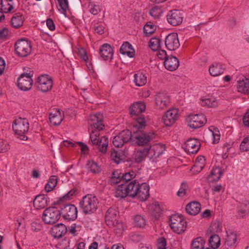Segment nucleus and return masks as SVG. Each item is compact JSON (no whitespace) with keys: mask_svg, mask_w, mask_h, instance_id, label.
Wrapping results in <instances>:
<instances>
[{"mask_svg":"<svg viewBox=\"0 0 249 249\" xmlns=\"http://www.w3.org/2000/svg\"><path fill=\"white\" fill-rule=\"evenodd\" d=\"M134 82L137 86H142L147 82V77L142 73L139 72L134 75Z\"/></svg>","mask_w":249,"mask_h":249,"instance_id":"nucleus-35","label":"nucleus"},{"mask_svg":"<svg viewBox=\"0 0 249 249\" xmlns=\"http://www.w3.org/2000/svg\"><path fill=\"white\" fill-rule=\"evenodd\" d=\"M10 146L8 142L3 140L0 139V152L4 153L8 151Z\"/></svg>","mask_w":249,"mask_h":249,"instance_id":"nucleus-56","label":"nucleus"},{"mask_svg":"<svg viewBox=\"0 0 249 249\" xmlns=\"http://www.w3.org/2000/svg\"><path fill=\"white\" fill-rule=\"evenodd\" d=\"M213 130L211 129V131L212 132V134L213 136V143H217L219 142V140H220V133H219V131L218 130V129L215 128H213Z\"/></svg>","mask_w":249,"mask_h":249,"instance_id":"nucleus-55","label":"nucleus"},{"mask_svg":"<svg viewBox=\"0 0 249 249\" xmlns=\"http://www.w3.org/2000/svg\"><path fill=\"white\" fill-rule=\"evenodd\" d=\"M57 1L62 10V13L66 14L67 11L69 9L68 0H57Z\"/></svg>","mask_w":249,"mask_h":249,"instance_id":"nucleus-54","label":"nucleus"},{"mask_svg":"<svg viewBox=\"0 0 249 249\" xmlns=\"http://www.w3.org/2000/svg\"><path fill=\"white\" fill-rule=\"evenodd\" d=\"M23 21L22 16L19 13H16L11 18V25L15 28H18L23 25Z\"/></svg>","mask_w":249,"mask_h":249,"instance_id":"nucleus-34","label":"nucleus"},{"mask_svg":"<svg viewBox=\"0 0 249 249\" xmlns=\"http://www.w3.org/2000/svg\"><path fill=\"white\" fill-rule=\"evenodd\" d=\"M237 241V236L236 234L232 232L227 233L226 238L225 245L229 247H234Z\"/></svg>","mask_w":249,"mask_h":249,"instance_id":"nucleus-38","label":"nucleus"},{"mask_svg":"<svg viewBox=\"0 0 249 249\" xmlns=\"http://www.w3.org/2000/svg\"><path fill=\"white\" fill-rule=\"evenodd\" d=\"M131 45L127 42L123 44L120 49V53L124 55H127L129 57H133L134 56V52L132 51Z\"/></svg>","mask_w":249,"mask_h":249,"instance_id":"nucleus-33","label":"nucleus"},{"mask_svg":"<svg viewBox=\"0 0 249 249\" xmlns=\"http://www.w3.org/2000/svg\"><path fill=\"white\" fill-rule=\"evenodd\" d=\"M165 45L167 49L170 51H175L178 49L180 43L177 33H173L167 36L165 39Z\"/></svg>","mask_w":249,"mask_h":249,"instance_id":"nucleus-17","label":"nucleus"},{"mask_svg":"<svg viewBox=\"0 0 249 249\" xmlns=\"http://www.w3.org/2000/svg\"><path fill=\"white\" fill-rule=\"evenodd\" d=\"M98 201L97 197L90 194L84 196L80 202L79 206L82 212L86 214H91L97 209Z\"/></svg>","mask_w":249,"mask_h":249,"instance_id":"nucleus-2","label":"nucleus"},{"mask_svg":"<svg viewBox=\"0 0 249 249\" xmlns=\"http://www.w3.org/2000/svg\"><path fill=\"white\" fill-rule=\"evenodd\" d=\"M155 27L151 22L147 23L143 27L144 33L146 35H150L153 34L155 31Z\"/></svg>","mask_w":249,"mask_h":249,"instance_id":"nucleus-50","label":"nucleus"},{"mask_svg":"<svg viewBox=\"0 0 249 249\" xmlns=\"http://www.w3.org/2000/svg\"><path fill=\"white\" fill-rule=\"evenodd\" d=\"M131 132L127 129L124 130L114 137L112 142L113 144L115 147H122L125 143L131 140Z\"/></svg>","mask_w":249,"mask_h":249,"instance_id":"nucleus-14","label":"nucleus"},{"mask_svg":"<svg viewBox=\"0 0 249 249\" xmlns=\"http://www.w3.org/2000/svg\"><path fill=\"white\" fill-rule=\"evenodd\" d=\"M100 133L98 131H93L90 133V139L93 145L96 147L99 151L102 153L107 152L108 144V139L106 136L99 137Z\"/></svg>","mask_w":249,"mask_h":249,"instance_id":"nucleus-3","label":"nucleus"},{"mask_svg":"<svg viewBox=\"0 0 249 249\" xmlns=\"http://www.w3.org/2000/svg\"><path fill=\"white\" fill-rule=\"evenodd\" d=\"M60 217V211L56 208L52 207L45 209L43 213L42 219L48 224H53L57 222Z\"/></svg>","mask_w":249,"mask_h":249,"instance_id":"nucleus-6","label":"nucleus"},{"mask_svg":"<svg viewBox=\"0 0 249 249\" xmlns=\"http://www.w3.org/2000/svg\"><path fill=\"white\" fill-rule=\"evenodd\" d=\"M157 246L158 249H166V242L165 239L163 237L159 239Z\"/></svg>","mask_w":249,"mask_h":249,"instance_id":"nucleus-59","label":"nucleus"},{"mask_svg":"<svg viewBox=\"0 0 249 249\" xmlns=\"http://www.w3.org/2000/svg\"><path fill=\"white\" fill-rule=\"evenodd\" d=\"M88 169L93 173H99L101 169L100 166L94 161H89L87 164Z\"/></svg>","mask_w":249,"mask_h":249,"instance_id":"nucleus-48","label":"nucleus"},{"mask_svg":"<svg viewBox=\"0 0 249 249\" xmlns=\"http://www.w3.org/2000/svg\"><path fill=\"white\" fill-rule=\"evenodd\" d=\"M136 175L137 172L136 171L130 170L127 172L122 175V181L128 183L127 182L134 178L136 176Z\"/></svg>","mask_w":249,"mask_h":249,"instance_id":"nucleus-49","label":"nucleus"},{"mask_svg":"<svg viewBox=\"0 0 249 249\" xmlns=\"http://www.w3.org/2000/svg\"><path fill=\"white\" fill-rule=\"evenodd\" d=\"M29 128V124L26 119L19 118L14 121L13 129L15 134L21 137V140L25 141L27 139V137L24 134L28 132Z\"/></svg>","mask_w":249,"mask_h":249,"instance_id":"nucleus-4","label":"nucleus"},{"mask_svg":"<svg viewBox=\"0 0 249 249\" xmlns=\"http://www.w3.org/2000/svg\"><path fill=\"white\" fill-rule=\"evenodd\" d=\"M200 209L201 205L198 202H192L186 206V211L190 215H196L200 211Z\"/></svg>","mask_w":249,"mask_h":249,"instance_id":"nucleus-27","label":"nucleus"},{"mask_svg":"<svg viewBox=\"0 0 249 249\" xmlns=\"http://www.w3.org/2000/svg\"><path fill=\"white\" fill-rule=\"evenodd\" d=\"M155 107L157 109H165L170 103V97L164 92H158L155 95Z\"/></svg>","mask_w":249,"mask_h":249,"instance_id":"nucleus-13","label":"nucleus"},{"mask_svg":"<svg viewBox=\"0 0 249 249\" xmlns=\"http://www.w3.org/2000/svg\"><path fill=\"white\" fill-rule=\"evenodd\" d=\"M179 64L178 59L173 55H169L164 62L165 68L170 71L176 70L178 67Z\"/></svg>","mask_w":249,"mask_h":249,"instance_id":"nucleus-23","label":"nucleus"},{"mask_svg":"<svg viewBox=\"0 0 249 249\" xmlns=\"http://www.w3.org/2000/svg\"><path fill=\"white\" fill-rule=\"evenodd\" d=\"M200 104L202 106L214 107H216L217 106L218 103L215 98L211 97L209 98L201 99Z\"/></svg>","mask_w":249,"mask_h":249,"instance_id":"nucleus-40","label":"nucleus"},{"mask_svg":"<svg viewBox=\"0 0 249 249\" xmlns=\"http://www.w3.org/2000/svg\"><path fill=\"white\" fill-rule=\"evenodd\" d=\"M34 206L37 209H44L47 206V197L43 195L37 196L34 199Z\"/></svg>","mask_w":249,"mask_h":249,"instance_id":"nucleus-28","label":"nucleus"},{"mask_svg":"<svg viewBox=\"0 0 249 249\" xmlns=\"http://www.w3.org/2000/svg\"><path fill=\"white\" fill-rule=\"evenodd\" d=\"M205 165V159L204 156H199L196 160L194 164V168H196V172H200Z\"/></svg>","mask_w":249,"mask_h":249,"instance_id":"nucleus-44","label":"nucleus"},{"mask_svg":"<svg viewBox=\"0 0 249 249\" xmlns=\"http://www.w3.org/2000/svg\"><path fill=\"white\" fill-rule=\"evenodd\" d=\"M137 196L138 198L141 201H145L149 196V186L146 183L139 184Z\"/></svg>","mask_w":249,"mask_h":249,"instance_id":"nucleus-22","label":"nucleus"},{"mask_svg":"<svg viewBox=\"0 0 249 249\" xmlns=\"http://www.w3.org/2000/svg\"><path fill=\"white\" fill-rule=\"evenodd\" d=\"M243 122L245 126L249 127V109L244 115Z\"/></svg>","mask_w":249,"mask_h":249,"instance_id":"nucleus-64","label":"nucleus"},{"mask_svg":"<svg viewBox=\"0 0 249 249\" xmlns=\"http://www.w3.org/2000/svg\"><path fill=\"white\" fill-rule=\"evenodd\" d=\"M139 183L136 180H134L129 183H127L128 196L134 197L137 196V191L139 185Z\"/></svg>","mask_w":249,"mask_h":249,"instance_id":"nucleus-32","label":"nucleus"},{"mask_svg":"<svg viewBox=\"0 0 249 249\" xmlns=\"http://www.w3.org/2000/svg\"><path fill=\"white\" fill-rule=\"evenodd\" d=\"M146 105L144 102H137L132 105L129 108L130 115L137 122L139 129H142L145 126V118L141 114L145 110Z\"/></svg>","mask_w":249,"mask_h":249,"instance_id":"nucleus-1","label":"nucleus"},{"mask_svg":"<svg viewBox=\"0 0 249 249\" xmlns=\"http://www.w3.org/2000/svg\"><path fill=\"white\" fill-rule=\"evenodd\" d=\"M209 244L213 249L218 248L220 245V239L218 235L216 234L212 235L209 239Z\"/></svg>","mask_w":249,"mask_h":249,"instance_id":"nucleus-46","label":"nucleus"},{"mask_svg":"<svg viewBox=\"0 0 249 249\" xmlns=\"http://www.w3.org/2000/svg\"><path fill=\"white\" fill-rule=\"evenodd\" d=\"M37 89L42 92H46L52 89L53 81L52 77L47 74H42L37 78Z\"/></svg>","mask_w":249,"mask_h":249,"instance_id":"nucleus-9","label":"nucleus"},{"mask_svg":"<svg viewBox=\"0 0 249 249\" xmlns=\"http://www.w3.org/2000/svg\"><path fill=\"white\" fill-rule=\"evenodd\" d=\"M186 121L190 128L196 129L202 126L207 120L206 116L201 114L190 115L187 118Z\"/></svg>","mask_w":249,"mask_h":249,"instance_id":"nucleus-10","label":"nucleus"},{"mask_svg":"<svg viewBox=\"0 0 249 249\" xmlns=\"http://www.w3.org/2000/svg\"><path fill=\"white\" fill-rule=\"evenodd\" d=\"M1 10L4 13L10 12L13 9L12 0H1Z\"/></svg>","mask_w":249,"mask_h":249,"instance_id":"nucleus-43","label":"nucleus"},{"mask_svg":"<svg viewBox=\"0 0 249 249\" xmlns=\"http://www.w3.org/2000/svg\"><path fill=\"white\" fill-rule=\"evenodd\" d=\"M57 183V178L55 176H52L50 177L48 182L45 187V190L46 192H49L53 190Z\"/></svg>","mask_w":249,"mask_h":249,"instance_id":"nucleus-39","label":"nucleus"},{"mask_svg":"<svg viewBox=\"0 0 249 249\" xmlns=\"http://www.w3.org/2000/svg\"><path fill=\"white\" fill-rule=\"evenodd\" d=\"M118 212L114 208H110L107 212L106 222L109 227L113 226L117 222Z\"/></svg>","mask_w":249,"mask_h":249,"instance_id":"nucleus-20","label":"nucleus"},{"mask_svg":"<svg viewBox=\"0 0 249 249\" xmlns=\"http://www.w3.org/2000/svg\"><path fill=\"white\" fill-rule=\"evenodd\" d=\"M225 68L222 64H216L209 68L210 74L213 76H217L224 72Z\"/></svg>","mask_w":249,"mask_h":249,"instance_id":"nucleus-31","label":"nucleus"},{"mask_svg":"<svg viewBox=\"0 0 249 249\" xmlns=\"http://www.w3.org/2000/svg\"><path fill=\"white\" fill-rule=\"evenodd\" d=\"M237 89L239 92L249 93V78L243 76L237 80Z\"/></svg>","mask_w":249,"mask_h":249,"instance_id":"nucleus-25","label":"nucleus"},{"mask_svg":"<svg viewBox=\"0 0 249 249\" xmlns=\"http://www.w3.org/2000/svg\"><path fill=\"white\" fill-rule=\"evenodd\" d=\"M150 15L155 18H159L161 14V9L157 6L153 7L149 12Z\"/></svg>","mask_w":249,"mask_h":249,"instance_id":"nucleus-52","label":"nucleus"},{"mask_svg":"<svg viewBox=\"0 0 249 249\" xmlns=\"http://www.w3.org/2000/svg\"><path fill=\"white\" fill-rule=\"evenodd\" d=\"M78 53L83 60H84L85 61H87L88 60V57L87 54V52H86L84 49L82 48L79 49Z\"/></svg>","mask_w":249,"mask_h":249,"instance_id":"nucleus-60","label":"nucleus"},{"mask_svg":"<svg viewBox=\"0 0 249 249\" xmlns=\"http://www.w3.org/2000/svg\"><path fill=\"white\" fill-rule=\"evenodd\" d=\"M240 149L244 152L249 150V136L243 139L240 144Z\"/></svg>","mask_w":249,"mask_h":249,"instance_id":"nucleus-53","label":"nucleus"},{"mask_svg":"<svg viewBox=\"0 0 249 249\" xmlns=\"http://www.w3.org/2000/svg\"><path fill=\"white\" fill-rule=\"evenodd\" d=\"M154 134L152 133H145L140 130L132 134L131 140L135 142L138 145H143L154 138Z\"/></svg>","mask_w":249,"mask_h":249,"instance_id":"nucleus-7","label":"nucleus"},{"mask_svg":"<svg viewBox=\"0 0 249 249\" xmlns=\"http://www.w3.org/2000/svg\"><path fill=\"white\" fill-rule=\"evenodd\" d=\"M188 187L186 183L183 182L181 183L180 187L177 192V195L179 197H182L187 194V190Z\"/></svg>","mask_w":249,"mask_h":249,"instance_id":"nucleus-51","label":"nucleus"},{"mask_svg":"<svg viewBox=\"0 0 249 249\" xmlns=\"http://www.w3.org/2000/svg\"><path fill=\"white\" fill-rule=\"evenodd\" d=\"M146 156L148 157L147 147L138 150L135 154V160L137 162L142 161Z\"/></svg>","mask_w":249,"mask_h":249,"instance_id":"nucleus-37","label":"nucleus"},{"mask_svg":"<svg viewBox=\"0 0 249 249\" xmlns=\"http://www.w3.org/2000/svg\"><path fill=\"white\" fill-rule=\"evenodd\" d=\"M182 17L181 12L178 10H174L169 12L167 15V19L169 23L177 26L182 22Z\"/></svg>","mask_w":249,"mask_h":249,"instance_id":"nucleus-19","label":"nucleus"},{"mask_svg":"<svg viewBox=\"0 0 249 249\" xmlns=\"http://www.w3.org/2000/svg\"><path fill=\"white\" fill-rule=\"evenodd\" d=\"M76 193V190L72 189L68 192L66 195L63 196V199L65 200H69L71 198L72 196H74Z\"/></svg>","mask_w":249,"mask_h":249,"instance_id":"nucleus-61","label":"nucleus"},{"mask_svg":"<svg viewBox=\"0 0 249 249\" xmlns=\"http://www.w3.org/2000/svg\"><path fill=\"white\" fill-rule=\"evenodd\" d=\"M204 241L201 238H196L193 240L192 243V249H203L204 247Z\"/></svg>","mask_w":249,"mask_h":249,"instance_id":"nucleus-47","label":"nucleus"},{"mask_svg":"<svg viewBox=\"0 0 249 249\" xmlns=\"http://www.w3.org/2000/svg\"><path fill=\"white\" fill-rule=\"evenodd\" d=\"M15 48L16 53L20 57L28 56L32 50L30 41L24 39L18 40L15 45Z\"/></svg>","mask_w":249,"mask_h":249,"instance_id":"nucleus-8","label":"nucleus"},{"mask_svg":"<svg viewBox=\"0 0 249 249\" xmlns=\"http://www.w3.org/2000/svg\"><path fill=\"white\" fill-rule=\"evenodd\" d=\"M50 122L53 125H59L62 121L63 118L59 109H53L49 115Z\"/></svg>","mask_w":249,"mask_h":249,"instance_id":"nucleus-26","label":"nucleus"},{"mask_svg":"<svg viewBox=\"0 0 249 249\" xmlns=\"http://www.w3.org/2000/svg\"><path fill=\"white\" fill-rule=\"evenodd\" d=\"M122 175L120 171H115L111 175L109 180V182L111 185H114L120 182L122 180Z\"/></svg>","mask_w":249,"mask_h":249,"instance_id":"nucleus-42","label":"nucleus"},{"mask_svg":"<svg viewBox=\"0 0 249 249\" xmlns=\"http://www.w3.org/2000/svg\"><path fill=\"white\" fill-rule=\"evenodd\" d=\"M199 142L195 139L188 140L186 143V149L191 153H196L200 148Z\"/></svg>","mask_w":249,"mask_h":249,"instance_id":"nucleus-29","label":"nucleus"},{"mask_svg":"<svg viewBox=\"0 0 249 249\" xmlns=\"http://www.w3.org/2000/svg\"><path fill=\"white\" fill-rule=\"evenodd\" d=\"M161 41L158 37H152L149 41V46L154 51L159 50L160 47Z\"/></svg>","mask_w":249,"mask_h":249,"instance_id":"nucleus-45","label":"nucleus"},{"mask_svg":"<svg viewBox=\"0 0 249 249\" xmlns=\"http://www.w3.org/2000/svg\"><path fill=\"white\" fill-rule=\"evenodd\" d=\"M94 29V31L99 35H102L104 33V27L102 25L95 26Z\"/></svg>","mask_w":249,"mask_h":249,"instance_id":"nucleus-63","label":"nucleus"},{"mask_svg":"<svg viewBox=\"0 0 249 249\" xmlns=\"http://www.w3.org/2000/svg\"><path fill=\"white\" fill-rule=\"evenodd\" d=\"M103 116L100 113L91 115L89 119L91 132L93 131H98L103 129L105 125L103 124Z\"/></svg>","mask_w":249,"mask_h":249,"instance_id":"nucleus-12","label":"nucleus"},{"mask_svg":"<svg viewBox=\"0 0 249 249\" xmlns=\"http://www.w3.org/2000/svg\"><path fill=\"white\" fill-rule=\"evenodd\" d=\"M67 231L66 226L63 224H58L53 226L51 229V234L56 238H59L64 236Z\"/></svg>","mask_w":249,"mask_h":249,"instance_id":"nucleus-24","label":"nucleus"},{"mask_svg":"<svg viewBox=\"0 0 249 249\" xmlns=\"http://www.w3.org/2000/svg\"><path fill=\"white\" fill-rule=\"evenodd\" d=\"M110 157L115 162L119 163L121 159L120 157V154L116 151H113L111 153Z\"/></svg>","mask_w":249,"mask_h":249,"instance_id":"nucleus-57","label":"nucleus"},{"mask_svg":"<svg viewBox=\"0 0 249 249\" xmlns=\"http://www.w3.org/2000/svg\"><path fill=\"white\" fill-rule=\"evenodd\" d=\"M148 151V157L153 160L158 158L165 150V146L161 143H156L147 147Z\"/></svg>","mask_w":249,"mask_h":249,"instance_id":"nucleus-18","label":"nucleus"},{"mask_svg":"<svg viewBox=\"0 0 249 249\" xmlns=\"http://www.w3.org/2000/svg\"><path fill=\"white\" fill-rule=\"evenodd\" d=\"M111 227H114V230H116L119 233L122 232L124 229L123 224L122 222H119L118 220L115 225Z\"/></svg>","mask_w":249,"mask_h":249,"instance_id":"nucleus-58","label":"nucleus"},{"mask_svg":"<svg viewBox=\"0 0 249 249\" xmlns=\"http://www.w3.org/2000/svg\"><path fill=\"white\" fill-rule=\"evenodd\" d=\"M178 117V110L176 108H171L165 112L162 117V121L166 126H171Z\"/></svg>","mask_w":249,"mask_h":249,"instance_id":"nucleus-16","label":"nucleus"},{"mask_svg":"<svg viewBox=\"0 0 249 249\" xmlns=\"http://www.w3.org/2000/svg\"><path fill=\"white\" fill-rule=\"evenodd\" d=\"M128 191L127 190V183L121 184L119 185L116 189L115 196L117 197L121 198H124L128 196Z\"/></svg>","mask_w":249,"mask_h":249,"instance_id":"nucleus-30","label":"nucleus"},{"mask_svg":"<svg viewBox=\"0 0 249 249\" xmlns=\"http://www.w3.org/2000/svg\"><path fill=\"white\" fill-rule=\"evenodd\" d=\"M59 211L60 215H62L64 219L68 221H73L77 217V208L74 205H65Z\"/></svg>","mask_w":249,"mask_h":249,"instance_id":"nucleus-11","label":"nucleus"},{"mask_svg":"<svg viewBox=\"0 0 249 249\" xmlns=\"http://www.w3.org/2000/svg\"><path fill=\"white\" fill-rule=\"evenodd\" d=\"M134 223L135 227L140 228H144L146 225V220L141 215H137L134 218Z\"/></svg>","mask_w":249,"mask_h":249,"instance_id":"nucleus-41","label":"nucleus"},{"mask_svg":"<svg viewBox=\"0 0 249 249\" xmlns=\"http://www.w3.org/2000/svg\"><path fill=\"white\" fill-rule=\"evenodd\" d=\"M46 24L48 28L51 31H54L55 30V27L54 23L53 20L51 18H48L46 20Z\"/></svg>","mask_w":249,"mask_h":249,"instance_id":"nucleus-62","label":"nucleus"},{"mask_svg":"<svg viewBox=\"0 0 249 249\" xmlns=\"http://www.w3.org/2000/svg\"><path fill=\"white\" fill-rule=\"evenodd\" d=\"M33 80L29 73H22L18 80V87L23 91H27L31 89Z\"/></svg>","mask_w":249,"mask_h":249,"instance_id":"nucleus-15","label":"nucleus"},{"mask_svg":"<svg viewBox=\"0 0 249 249\" xmlns=\"http://www.w3.org/2000/svg\"><path fill=\"white\" fill-rule=\"evenodd\" d=\"M99 53L103 60H111L113 56V50L109 44H104L100 47Z\"/></svg>","mask_w":249,"mask_h":249,"instance_id":"nucleus-21","label":"nucleus"},{"mask_svg":"<svg viewBox=\"0 0 249 249\" xmlns=\"http://www.w3.org/2000/svg\"><path fill=\"white\" fill-rule=\"evenodd\" d=\"M170 226L175 232L181 234L186 230L187 222L181 215L173 214L170 218Z\"/></svg>","mask_w":249,"mask_h":249,"instance_id":"nucleus-5","label":"nucleus"},{"mask_svg":"<svg viewBox=\"0 0 249 249\" xmlns=\"http://www.w3.org/2000/svg\"><path fill=\"white\" fill-rule=\"evenodd\" d=\"M222 175L221 169L219 167H216L211 171V174L208 177V179L210 181H217L220 178Z\"/></svg>","mask_w":249,"mask_h":249,"instance_id":"nucleus-36","label":"nucleus"}]
</instances>
